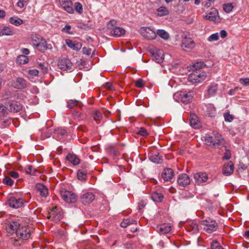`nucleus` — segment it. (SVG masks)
<instances>
[{"label":"nucleus","mask_w":249,"mask_h":249,"mask_svg":"<svg viewBox=\"0 0 249 249\" xmlns=\"http://www.w3.org/2000/svg\"><path fill=\"white\" fill-rule=\"evenodd\" d=\"M7 231L10 233L16 232L17 236L23 240H27L30 237L31 229L26 225H22L18 221H11L6 227Z\"/></svg>","instance_id":"obj_1"},{"label":"nucleus","mask_w":249,"mask_h":249,"mask_svg":"<svg viewBox=\"0 0 249 249\" xmlns=\"http://www.w3.org/2000/svg\"><path fill=\"white\" fill-rule=\"evenodd\" d=\"M205 143L214 148H221L225 146V140L218 133L213 132L212 135L206 134L204 137Z\"/></svg>","instance_id":"obj_2"},{"label":"nucleus","mask_w":249,"mask_h":249,"mask_svg":"<svg viewBox=\"0 0 249 249\" xmlns=\"http://www.w3.org/2000/svg\"><path fill=\"white\" fill-rule=\"evenodd\" d=\"M194 95L193 91L181 90L176 92L173 95V98L178 102L188 104L192 101Z\"/></svg>","instance_id":"obj_3"},{"label":"nucleus","mask_w":249,"mask_h":249,"mask_svg":"<svg viewBox=\"0 0 249 249\" xmlns=\"http://www.w3.org/2000/svg\"><path fill=\"white\" fill-rule=\"evenodd\" d=\"M25 200L22 197L10 196L7 197V204L13 209H19L23 207Z\"/></svg>","instance_id":"obj_4"},{"label":"nucleus","mask_w":249,"mask_h":249,"mask_svg":"<svg viewBox=\"0 0 249 249\" xmlns=\"http://www.w3.org/2000/svg\"><path fill=\"white\" fill-rule=\"evenodd\" d=\"M116 21L113 19L109 21L107 25L108 29L110 30L111 35L115 37H119L125 33L124 29L116 27Z\"/></svg>","instance_id":"obj_5"},{"label":"nucleus","mask_w":249,"mask_h":249,"mask_svg":"<svg viewBox=\"0 0 249 249\" xmlns=\"http://www.w3.org/2000/svg\"><path fill=\"white\" fill-rule=\"evenodd\" d=\"M203 230L209 233H211L217 230L218 224L215 220L208 219L201 222Z\"/></svg>","instance_id":"obj_6"},{"label":"nucleus","mask_w":249,"mask_h":249,"mask_svg":"<svg viewBox=\"0 0 249 249\" xmlns=\"http://www.w3.org/2000/svg\"><path fill=\"white\" fill-rule=\"evenodd\" d=\"M60 193L62 199L67 203H74L77 200L76 194L71 191L62 189Z\"/></svg>","instance_id":"obj_7"},{"label":"nucleus","mask_w":249,"mask_h":249,"mask_svg":"<svg viewBox=\"0 0 249 249\" xmlns=\"http://www.w3.org/2000/svg\"><path fill=\"white\" fill-rule=\"evenodd\" d=\"M206 76V74L204 71H195L189 75L188 80L192 83H197L205 80Z\"/></svg>","instance_id":"obj_8"},{"label":"nucleus","mask_w":249,"mask_h":249,"mask_svg":"<svg viewBox=\"0 0 249 249\" xmlns=\"http://www.w3.org/2000/svg\"><path fill=\"white\" fill-rule=\"evenodd\" d=\"M57 65L58 68L63 71H71L72 70V64L71 61L66 58H62L58 60Z\"/></svg>","instance_id":"obj_9"},{"label":"nucleus","mask_w":249,"mask_h":249,"mask_svg":"<svg viewBox=\"0 0 249 249\" xmlns=\"http://www.w3.org/2000/svg\"><path fill=\"white\" fill-rule=\"evenodd\" d=\"M141 34L148 40L154 39L156 37V32L150 27H142L140 29Z\"/></svg>","instance_id":"obj_10"},{"label":"nucleus","mask_w":249,"mask_h":249,"mask_svg":"<svg viewBox=\"0 0 249 249\" xmlns=\"http://www.w3.org/2000/svg\"><path fill=\"white\" fill-rule=\"evenodd\" d=\"M196 183L197 184H202L207 182H210L209 180L208 175L205 172H199L195 174L194 176Z\"/></svg>","instance_id":"obj_11"},{"label":"nucleus","mask_w":249,"mask_h":249,"mask_svg":"<svg viewBox=\"0 0 249 249\" xmlns=\"http://www.w3.org/2000/svg\"><path fill=\"white\" fill-rule=\"evenodd\" d=\"M195 47L194 41L190 37L185 36L182 40L181 48L183 50H192Z\"/></svg>","instance_id":"obj_12"},{"label":"nucleus","mask_w":249,"mask_h":249,"mask_svg":"<svg viewBox=\"0 0 249 249\" xmlns=\"http://www.w3.org/2000/svg\"><path fill=\"white\" fill-rule=\"evenodd\" d=\"M59 2L61 7L65 11L70 14L73 13V3L71 0H59Z\"/></svg>","instance_id":"obj_13"},{"label":"nucleus","mask_w":249,"mask_h":249,"mask_svg":"<svg viewBox=\"0 0 249 249\" xmlns=\"http://www.w3.org/2000/svg\"><path fill=\"white\" fill-rule=\"evenodd\" d=\"M205 18L210 21L220 22V18L218 16V12L215 8H212L211 11L205 16Z\"/></svg>","instance_id":"obj_14"},{"label":"nucleus","mask_w":249,"mask_h":249,"mask_svg":"<svg viewBox=\"0 0 249 249\" xmlns=\"http://www.w3.org/2000/svg\"><path fill=\"white\" fill-rule=\"evenodd\" d=\"M12 86L17 89H24L27 88V82L24 79L18 77L13 81Z\"/></svg>","instance_id":"obj_15"},{"label":"nucleus","mask_w":249,"mask_h":249,"mask_svg":"<svg viewBox=\"0 0 249 249\" xmlns=\"http://www.w3.org/2000/svg\"><path fill=\"white\" fill-rule=\"evenodd\" d=\"M218 90V84L213 82L211 83L207 87V97L209 98L210 97L214 96L216 95Z\"/></svg>","instance_id":"obj_16"},{"label":"nucleus","mask_w":249,"mask_h":249,"mask_svg":"<svg viewBox=\"0 0 249 249\" xmlns=\"http://www.w3.org/2000/svg\"><path fill=\"white\" fill-rule=\"evenodd\" d=\"M177 182L179 186L185 187L189 184L190 179L186 174H181L178 176Z\"/></svg>","instance_id":"obj_17"},{"label":"nucleus","mask_w":249,"mask_h":249,"mask_svg":"<svg viewBox=\"0 0 249 249\" xmlns=\"http://www.w3.org/2000/svg\"><path fill=\"white\" fill-rule=\"evenodd\" d=\"M94 199V195L90 192L83 194L80 197L81 202L84 205H88Z\"/></svg>","instance_id":"obj_18"},{"label":"nucleus","mask_w":249,"mask_h":249,"mask_svg":"<svg viewBox=\"0 0 249 249\" xmlns=\"http://www.w3.org/2000/svg\"><path fill=\"white\" fill-rule=\"evenodd\" d=\"M152 55L154 57L155 60L158 63H160L162 62L164 59L163 52L161 50L155 49H153L151 52Z\"/></svg>","instance_id":"obj_19"},{"label":"nucleus","mask_w":249,"mask_h":249,"mask_svg":"<svg viewBox=\"0 0 249 249\" xmlns=\"http://www.w3.org/2000/svg\"><path fill=\"white\" fill-rule=\"evenodd\" d=\"M67 131L62 128H57L54 131L53 137L58 141H63Z\"/></svg>","instance_id":"obj_20"},{"label":"nucleus","mask_w":249,"mask_h":249,"mask_svg":"<svg viewBox=\"0 0 249 249\" xmlns=\"http://www.w3.org/2000/svg\"><path fill=\"white\" fill-rule=\"evenodd\" d=\"M156 231L160 234L169 233L171 230V227L169 224H162L157 226Z\"/></svg>","instance_id":"obj_21"},{"label":"nucleus","mask_w":249,"mask_h":249,"mask_svg":"<svg viewBox=\"0 0 249 249\" xmlns=\"http://www.w3.org/2000/svg\"><path fill=\"white\" fill-rule=\"evenodd\" d=\"M35 46L41 52H43L46 50H51L52 49V45L50 44H47L44 38H43L39 42L36 44Z\"/></svg>","instance_id":"obj_22"},{"label":"nucleus","mask_w":249,"mask_h":249,"mask_svg":"<svg viewBox=\"0 0 249 249\" xmlns=\"http://www.w3.org/2000/svg\"><path fill=\"white\" fill-rule=\"evenodd\" d=\"M66 43L70 48L73 50L78 51L82 47V44L76 41H72L70 39H66Z\"/></svg>","instance_id":"obj_23"},{"label":"nucleus","mask_w":249,"mask_h":249,"mask_svg":"<svg viewBox=\"0 0 249 249\" xmlns=\"http://www.w3.org/2000/svg\"><path fill=\"white\" fill-rule=\"evenodd\" d=\"M234 170V165L231 161L228 162L225 164L223 168V173L226 176L231 175Z\"/></svg>","instance_id":"obj_24"},{"label":"nucleus","mask_w":249,"mask_h":249,"mask_svg":"<svg viewBox=\"0 0 249 249\" xmlns=\"http://www.w3.org/2000/svg\"><path fill=\"white\" fill-rule=\"evenodd\" d=\"M174 176V171L171 168L165 169L162 173V177L165 181L170 180Z\"/></svg>","instance_id":"obj_25"},{"label":"nucleus","mask_w":249,"mask_h":249,"mask_svg":"<svg viewBox=\"0 0 249 249\" xmlns=\"http://www.w3.org/2000/svg\"><path fill=\"white\" fill-rule=\"evenodd\" d=\"M37 190L39 192L40 196L46 197L48 195V190L46 186L41 183H38L36 185Z\"/></svg>","instance_id":"obj_26"},{"label":"nucleus","mask_w":249,"mask_h":249,"mask_svg":"<svg viewBox=\"0 0 249 249\" xmlns=\"http://www.w3.org/2000/svg\"><path fill=\"white\" fill-rule=\"evenodd\" d=\"M190 123L191 125L195 129L199 128L200 126L197 116L194 114H190Z\"/></svg>","instance_id":"obj_27"},{"label":"nucleus","mask_w":249,"mask_h":249,"mask_svg":"<svg viewBox=\"0 0 249 249\" xmlns=\"http://www.w3.org/2000/svg\"><path fill=\"white\" fill-rule=\"evenodd\" d=\"M21 108V104L17 101H13L10 104L8 110L11 112H17L19 111Z\"/></svg>","instance_id":"obj_28"},{"label":"nucleus","mask_w":249,"mask_h":249,"mask_svg":"<svg viewBox=\"0 0 249 249\" xmlns=\"http://www.w3.org/2000/svg\"><path fill=\"white\" fill-rule=\"evenodd\" d=\"M66 159L73 165H76L80 163V160L75 154H68L66 156Z\"/></svg>","instance_id":"obj_29"},{"label":"nucleus","mask_w":249,"mask_h":249,"mask_svg":"<svg viewBox=\"0 0 249 249\" xmlns=\"http://www.w3.org/2000/svg\"><path fill=\"white\" fill-rule=\"evenodd\" d=\"M149 159L153 162L156 163H160L162 162V159L158 152L151 153Z\"/></svg>","instance_id":"obj_30"},{"label":"nucleus","mask_w":249,"mask_h":249,"mask_svg":"<svg viewBox=\"0 0 249 249\" xmlns=\"http://www.w3.org/2000/svg\"><path fill=\"white\" fill-rule=\"evenodd\" d=\"M187 229L188 231L193 233L197 232L199 230L198 225L194 221H191L187 226Z\"/></svg>","instance_id":"obj_31"},{"label":"nucleus","mask_w":249,"mask_h":249,"mask_svg":"<svg viewBox=\"0 0 249 249\" xmlns=\"http://www.w3.org/2000/svg\"><path fill=\"white\" fill-rule=\"evenodd\" d=\"M151 197L154 201L157 202H161L163 198L162 194L158 193L157 192H153L152 193Z\"/></svg>","instance_id":"obj_32"},{"label":"nucleus","mask_w":249,"mask_h":249,"mask_svg":"<svg viewBox=\"0 0 249 249\" xmlns=\"http://www.w3.org/2000/svg\"><path fill=\"white\" fill-rule=\"evenodd\" d=\"M157 16L159 17H163L167 16L169 14L168 9L164 6H161L157 10Z\"/></svg>","instance_id":"obj_33"},{"label":"nucleus","mask_w":249,"mask_h":249,"mask_svg":"<svg viewBox=\"0 0 249 249\" xmlns=\"http://www.w3.org/2000/svg\"><path fill=\"white\" fill-rule=\"evenodd\" d=\"M14 34L13 30L8 27H4L0 31V36H12Z\"/></svg>","instance_id":"obj_34"},{"label":"nucleus","mask_w":249,"mask_h":249,"mask_svg":"<svg viewBox=\"0 0 249 249\" xmlns=\"http://www.w3.org/2000/svg\"><path fill=\"white\" fill-rule=\"evenodd\" d=\"M156 36H159L161 38L164 39V40H167L169 38V34L165 31L163 29H159L156 32Z\"/></svg>","instance_id":"obj_35"},{"label":"nucleus","mask_w":249,"mask_h":249,"mask_svg":"<svg viewBox=\"0 0 249 249\" xmlns=\"http://www.w3.org/2000/svg\"><path fill=\"white\" fill-rule=\"evenodd\" d=\"M9 22L13 25L18 26L23 23V21L17 17H12L9 19Z\"/></svg>","instance_id":"obj_36"},{"label":"nucleus","mask_w":249,"mask_h":249,"mask_svg":"<svg viewBox=\"0 0 249 249\" xmlns=\"http://www.w3.org/2000/svg\"><path fill=\"white\" fill-rule=\"evenodd\" d=\"M77 178L81 181H85L87 178V172L85 170H79L77 173Z\"/></svg>","instance_id":"obj_37"},{"label":"nucleus","mask_w":249,"mask_h":249,"mask_svg":"<svg viewBox=\"0 0 249 249\" xmlns=\"http://www.w3.org/2000/svg\"><path fill=\"white\" fill-rule=\"evenodd\" d=\"M207 114L211 117L215 116L216 114L215 108L213 105H209L208 106Z\"/></svg>","instance_id":"obj_38"},{"label":"nucleus","mask_w":249,"mask_h":249,"mask_svg":"<svg viewBox=\"0 0 249 249\" xmlns=\"http://www.w3.org/2000/svg\"><path fill=\"white\" fill-rule=\"evenodd\" d=\"M25 171L27 174L32 176H36L37 173H39V172L32 165H28L25 168Z\"/></svg>","instance_id":"obj_39"},{"label":"nucleus","mask_w":249,"mask_h":249,"mask_svg":"<svg viewBox=\"0 0 249 249\" xmlns=\"http://www.w3.org/2000/svg\"><path fill=\"white\" fill-rule=\"evenodd\" d=\"M137 220H134L133 219H126L125 220H124L121 223V226L123 228H125L127 226H128L129 225L136 223Z\"/></svg>","instance_id":"obj_40"},{"label":"nucleus","mask_w":249,"mask_h":249,"mask_svg":"<svg viewBox=\"0 0 249 249\" xmlns=\"http://www.w3.org/2000/svg\"><path fill=\"white\" fill-rule=\"evenodd\" d=\"M43 38L38 34H34L32 35L31 39L33 45L35 46L36 44L39 42Z\"/></svg>","instance_id":"obj_41"},{"label":"nucleus","mask_w":249,"mask_h":249,"mask_svg":"<svg viewBox=\"0 0 249 249\" xmlns=\"http://www.w3.org/2000/svg\"><path fill=\"white\" fill-rule=\"evenodd\" d=\"M17 61L20 64H25L28 62L29 59L27 56L25 55H19L17 59Z\"/></svg>","instance_id":"obj_42"},{"label":"nucleus","mask_w":249,"mask_h":249,"mask_svg":"<svg viewBox=\"0 0 249 249\" xmlns=\"http://www.w3.org/2000/svg\"><path fill=\"white\" fill-rule=\"evenodd\" d=\"M60 209L56 206L53 207L49 213L48 218L52 219V220L54 218V216H55L57 213L59 212Z\"/></svg>","instance_id":"obj_43"},{"label":"nucleus","mask_w":249,"mask_h":249,"mask_svg":"<svg viewBox=\"0 0 249 249\" xmlns=\"http://www.w3.org/2000/svg\"><path fill=\"white\" fill-rule=\"evenodd\" d=\"M79 101L76 100H69L67 101V107L70 109H72L74 107L78 106Z\"/></svg>","instance_id":"obj_44"},{"label":"nucleus","mask_w":249,"mask_h":249,"mask_svg":"<svg viewBox=\"0 0 249 249\" xmlns=\"http://www.w3.org/2000/svg\"><path fill=\"white\" fill-rule=\"evenodd\" d=\"M107 152L111 155L117 156L119 153L118 150L113 146H109L107 148Z\"/></svg>","instance_id":"obj_45"},{"label":"nucleus","mask_w":249,"mask_h":249,"mask_svg":"<svg viewBox=\"0 0 249 249\" xmlns=\"http://www.w3.org/2000/svg\"><path fill=\"white\" fill-rule=\"evenodd\" d=\"M136 133L144 137L147 136L149 134L146 129L143 127H140L136 132Z\"/></svg>","instance_id":"obj_46"},{"label":"nucleus","mask_w":249,"mask_h":249,"mask_svg":"<svg viewBox=\"0 0 249 249\" xmlns=\"http://www.w3.org/2000/svg\"><path fill=\"white\" fill-rule=\"evenodd\" d=\"M7 108L2 104H0V117H4L8 114Z\"/></svg>","instance_id":"obj_47"},{"label":"nucleus","mask_w":249,"mask_h":249,"mask_svg":"<svg viewBox=\"0 0 249 249\" xmlns=\"http://www.w3.org/2000/svg\"><path fill=\"white\" fill-rule=\"evenodd\" d=\"M2 182L4 184L9 186H12L14 183V181L8 176L5 177Z\"/></svg>","instance_id":"obj_48"},{"label":"nucleus","mask_w":249,"mask_h":249,"mask_svg":"<svg viewBox=\"0 0 249 249\" xmlns=\"http://www.w3.org/2000/svg\"><path fill=\"white\" fill-rule=\"evenodd\" d=\"M211 247L212 249H224L221 246H220L219 243L216 240L213 241L211 243Z\"/></svg>","instance_id":"obj_49"},{"label":"nucleus","mask_w":249,"mask_h":249,"mask_svg":"<svg viewBox=\"0 0 249 249\" xmlns=\"http://www.w3.org/2000/svg\"><path fill=\"white\" fill-rule=\"evenodd\" d=\"M204 66H205V64L204 63V62L201 61L197 62L193 64V70H196L202 68Z\"/></svg>","instance_id":"obj_50"},{"label":"nucleus","mask_w":249,"mask_h":249,"mask_svg":"<svg viewBox=\"0 0 249 249\" xmlns=\"http://www.w3.org/2000/svg\"><path fill=\"white\" fill-rule=\"evenodd\" d=\"M233 8V6L232 5V4L231 3H227V4H224L223 5V9L224 10L226 13H230L231 12Z\"/></svg>","instance_id":"obj_51"},{"label":"nucleus","mask_w":249,"mask_h":249,"mask_svg":"<svg viewBox=\"0 0 249 249\" xmlns=\"http://www.w3.org/2000/svg\"><path fill=\"white\" fill-rule=\"evenodd\" d=\"M93 117L95 121H99L102 118V113L100 111L96 110L95 111Z\"/></svg>","instance_id":"obj_52"},{"label":"nucleus","mask_w":249,"mask_h":249,"mask_svg":"<svg viewBox=\"0 0 249 249\" xmlns=\"http://www.w3.org/2000/svg\"><path fill=\"white\" fill-rule=\"evenodd\" d=\"M74 9L79 14H81L83 12V7L80 2H75L74 4Z\"/></svg>","instance_id":"obj_53"},{"label":"nucleus","mask_w":249,"mask_h":249,"mask_svg":"<svg viewBox=\"0 0 249 249\" xmlns=\"http://www.w3.org/2000/svg\"><path fill=\"white\" fill-rule=\"evenodd\" d=\"M63 217V213L61 212L60 210L59 212L57 213L55 216H54V218L53 219V221L57 222V221H60Z\"/></svg>","instance_id":"obj_54"},{"label":"nucleus","mask_w":249,"mask_h":249,"mask_svg":"<svg viewBox=\"0 0 249 249\" xmlns=\"http://www.w3.org/2000/svg\"><path fill=\"white\" fill-rule=\"evenodd\" d=\"M231 158V151L225 147V152L223 157V160H228Z\"/></svg>","instance_id":"obj_55"},{"label":"nucleus","mask_w":249,"mask_h":249,"mask_svg":"<svg viewBox=\"0 0 249 249\" xmlns=\"http://www.w3.org/2000/svg\"><path fill=\"white\" fill-rule=\"evenodd\" d=\"M224 117L225 121L228 122H231L234 118L233 116L230 114L228 112L224 113Z\"/></svg>","instance_id":"obj_56"},{"label":"nucleus","mask_w":249,"mask_h":249,"mask_svg":"<svg viewBox=\"0 0 249 249\" xmlns=\"http://www.w3.org/2000/svg\"><path fill=\"white\" fill-rule=\"evenodd\" d=\"M219 39V35L217 33L211 35L208 38L209 41H216Z\"/></svg>","instance_id":"obj_57"},{"label":"nucleus","mask_w":249,"mask_h":249,"mask_svg":"<svg viewBox=\"0 0 249 249\" xmlns=\"http://www.w3.org/2000/svg\"><path fill=\"white\" fill-rule=\"evenodd\" d=\"M72 116L75 119L79 120L82 118V115L80 112L77 111H74L72 113Z\"/></svg>","instance_id":"obj_58"},{"label":"nucleus","mask_w":249,"mask_h":249,"mask_svg":"<svg viewBox=\"0 0 249 249\" xmlns=\"http://www.w3.org/2000/svg\"><path fill=\"white\" fill-rule=\"evenodd\" d=\"M240 83L244 86H249V78H240L239 80Z\"/></svg>","instance_id":"obj_59"},{"label":"nucleus","mask_w":249,"mask_h":249,"mask_svg":"<svg viewBox=\"0 0 249 249\" xmlns=\"http://www.w3.org/2000/svg\"><path fill=\"white\" fill-rule=\"evenodd\" d=\"M38 68L41 69L43 73H46L48 71L47 68L45 66L43 63H39L38 64Z\"/></svg>","instance_id":"obj_60"},{"label":"nucleus","mask_w":249,"mask_h":249,"mask_svg":"<svg viewBox=\"0 0 249 249\" xmlns=\"http://www.w3.org/2000/svg\"><path fill=\"white\" fill-rule=\"evenodd\" d=\"M136 86L138 88H142L143 87V81L142 79H139L136 81Z\"/></svg>","instance_id":"obj_61"},{"label":"nucleus","mask_w":249,"mask_h":249,"mask_svg":"<svg viewBox=\"0 0 249 249\" xmlns=\"http://www.w3.org/2000/svg\"><path fill=\"white\" fill-rule=\"evenodd\" d=\"M8 175L14 178H17L19 176L18 174L14 171L9 172Z\"/></svg>","instance_id":"obj_62"},{"label":"nucleus","mask_w":249,"mask_h":249,"mask_svg":"<svg viewBox=\"0 0 249 249\" xmlns=\"http://www.w3.org/2000/svg\"><path fill=\"white\" fill-rule=\"evenodd\" d=\"M71 29V26L69 25H66L62 29V31L66 32L69 34H71V33L70 30Z\"/></svg>","instance_id":"obj_63"},{"label":"nucleus","mask_w":249,"mask_h":249,"mask_svg":"<svg viewBox=\"0 0 249 249\" xmlns=\"http://www.w3.org/2000/svg\"><path fill=\"white\" fill-rule=\"evenodd\" d=\"M28 73L31 75L36 76L38 75V71L36 69L31 70L28 71Z\"/></svg>","instance_id":"obj_64"}]
</instances>
